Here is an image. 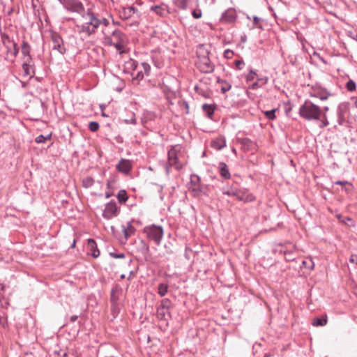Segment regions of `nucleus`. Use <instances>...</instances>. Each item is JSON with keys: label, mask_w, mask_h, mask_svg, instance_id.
<instances>
[{"label": "nucleus", "mask_w": 357, "mask_h": 357, "mask_svg": "<svg viewBox=\"0 0 357 357\" xmlns=\"http://www.w3.org/2000/svg\"><path fill=\"white\" fill-rule=\"evenodd\" d=\"M102 33L105 45H114L120 53L123 52L127 43V37L123 33L118 29H115L111 33L107 30H102Z\"/></svg>", "instance_id": "f257e3e1"}, {"label": "nucleus", "mask_w": 357, "mask_h": 357, "mask_svg": "<svg viewBox=\"0 0 357 357\" xmlns=\"http://www.w3.org/2000/svg\"><path fill=\"white\" fill-rule=\"evenodd\" d=\"M299 115L307 121H319L321 119L322 111L320 107L310 100H305L300 107Z\"/></svg>", "instance_id": "f03ea898"}, {"label": "nucleus", "mask_w": 357, "mask_h": 357, "mask_svg": "<svg viewBox=\"0 0 357 357\" xmlns=\"http://www.w3.org/2000/svg\"><path fill=\"white\" fill-rule=\"evenodd\" d=\"M84 22L81 25H77L79 33H84L88 36L94 33L97 29L100 26L99 19L96 15L91 11H88L86 14L82 15Z\"/></svg>", "instance_id": "7ed1b4c3"}, {"label": "nucleus", "mask_w": 357, "mask_h": 357, "mask_svg": "<svg viewBox=\"0 0 357 357\" xmlns=\"http://www.w3.org/2000/svg\"><path fill=\"white\" fill-rule=\"evenodd\" d=\"M119 15L122 20L133 19V22L130 24V26H137L139 24L140 14L137 9L135 7H122L119 11Z\"/></svg>", "instance_id": "20e7f679"}, {"label": "nucleus", "mask_w": 357, "mask_h": 357, "mask_svg": "<svg viewBox=\"0 0 357 357\" xmlns=\"http://www.w3.org/2000/svg\"><path fill=\"white\" fill-rule=\"evenodd\" d=\"M144 232L150 241H153L157 245L160 244L163 236V229L161 226L151 225L146 227Z\"/></svg>", "instance_id": "39448f33"}, {"label": "nucleus", "mask_w": 357, "mask_h": 357, "mask_svg": "<svg viewBox=\"0 0 357 357\" xmlns=\"http://www.w3.org/2000/svg\"><path fill=\"white\" fill-rule=\"evenodd\" d=\"M64 8L73 13L82 14L84 11V7L79 0H59Z\"/></svg>", "instance_id": "423d86ee"}, {"label": "nucleus", "mask_w": 357, "mask_h": 357, "mask_svg": "<svg viewBox=\"0 0 357 357\" xmlns=\"http://www.w3.org/2000/svg\"><path fill=\"white\" fill-rule=\"evenodd\" d=\"M197 65L199 70L204 73H211L214 70V66L208 56L199 58Z\"/></svg>", "instance_id": "0eeeda50"}, {"label": "nucleus", "mask_w": 357, "mask_h": 357, "mask_svg": "<svg viewBox=\"0 0 357 357\" xmlns=\"http://www.w3.org/2000/svg\"><path fill=\"white\" fill-rule=\"evenodd\" d=\"M119 213V209L116 203L114 201H111L106 204L102 215L105 218L109 220L116 217Z\"/></svg>", "instance_id": "6e6552de"}, {"label": "nucleus", "mask_w": 357, "mask_h": 357, "mask_svg": "<svg viewBox=\"0 0 357 357\" xmlns=\"http://www.w3.org/2000/svg\"><path fill=\"white\" fill-rule=\"evenodd\" d=\"M52 41L53 50H57L59 53L62 54L66 52V48L63 45V40L59 35L56 33L52 34Z\"/></svg>", "instance_id": "1a4fd4ad"}, {"label": "nucleus", "mask_w": 357, "mask_h": 357, "mask_svg": "<svg viewBox=\"0 0 357 357\" xmlns=\"http://www.w3.org/2000/svg\"><path fill=\"white\" fill-rule=\"evenodd\" d=\"M168 162L170 166H174L177 169L182 167V165L178 163L177 151L175 147H172L171 149L168 151Z\"/></svg>", "instance_id": "9d476101"}, {"label": "nucleus", "mask_w": 357, "mask_h": 357, "mask_svg": "<svg viewBox=\"0 0 357 357\" xmlns=\"http://www.w3.org/2000/svg\"><path fill=\"white\" fill-rule=\"evenodd\" d=\"M348 106L346 104H341L338 106L337 109V122L338 124L342 126L346 121L345 115L348 112Z\"/></svg>", "instance_id": "9b49d317"}, {"label": "nucleus", "mask_w": 357, "mask_h": 357, "mask_svg": "<svg viewBox=\"0 0 357 357\" xmlns=\"http://www.w3.org/2000/svg\"><path fill=\"white\" fill-rule=\"evenodd\" d=\"M116 167L119 172L128 174L131 170L132 164L129 160L121 159Z\"/></svg>", "instance_id": "f8f14e48"}, {"label": "nucleus", "mask_w": 357, "mask_h": 357, "mask_svg": "<svg viewBox=\"0 0 357 357\" xmlns=\"http://www.w3.org/2000/svg\"><path fill=\"white\" fill-rule=\"evenodd\" d=\"M236 18V12L233 8L227 9L221 17V20L226 23H231L235 21Z\"/></svg>", "instance_id": "ddd939ff"}, {"label": "nucleus", "mask_w": 357, "mask_h": 357, "mask_svg": "<svg viewBox=\"0 0 357 357\" xmlns=\"http://www.w3.org/2000/svg\"><path fill=\"white\" fill-rule=\"evenodd\" d=\"M123 233L125 241H126L135 232V229L131 222H126V225L121 226Z\"/></svg>", "instance_id": "4468645a"}, {"label": "nucleus", "mask_w": 357, "mask_h": 357, "mask_svg": "<svg viewBox=\"0 0 357 357\" xmlns=\"http://www.w3.org/2000/svg\"><path fill=\"white\" fill-rule=\"evenodd\" d=\"M87 250L88 253L91 254L93 256V257L97 258L98 257H99L100 251L98 249L96 243L93 239H88Z\"/></svg>", "instance_id": "2eb2a0df"}, {"label": "nucleus", "mask_w": 357, "mask_h": 357, "mask_svg": "<svg viewBox=\"0 0 357 357\" xmlns=\"http://www.w3.org/2000/svg\"><path fill=\"white\" fill-rule=\"evenodd\" d=\"M211 146L216 150H221L226 146V140L224 137L219 136L211 142Z\"/></svg>", "instance_id": "dca6fc26"}, {"label": "nucleus", "mask_w": 357, "mask_h": 357, "mask_svg": "<svg viewBox=\"0 0 357 357\" xmlns=\"http://www.w3.org/2000/svg\"><path fill=\"white\" fill-rule=\"evenodd\" d=\"M333 93L328 91L326 89H321L318 90H315L313 93L311 94V96L318 98L321 100H326L328 98L329 96H331Z\"/></svg>", "instance_id": "f3484780"}, {"label": "nucleus", "mask_w": 357, "mask_h": 357, "mask_svg": "<svg viewBox=\"0 0 357 357\" xmlns=\"http://www.w3.org/2000/svg\"><path fill=\"white\" fill-rule=\"evenodd\" d=\"M9 43L12 46V48L8 47L7 59L9 60H13L18 52V48L17 47V44L15 42L9 41Z\"/></svg>", "instance_id": "a211bd4d"}, {"label": "nucleus", "mask_w": 357, "mask_h": 357, "mask_svg": "<svg viewBox=\"0 0 357 357\" xmlns=\"http://www.w3.org/2000/svg\"><path fill=\"white\" fill-rule=\"evenodd\" d=\"M219 169L220 174L222 177H223L225 179H228L230 178V173L228 167L225 162H222L219 163Z\"/></svg>", "instance_id": "6ab92c4d"}, {"label": "nucleus", "mask_w": 357, "mask_h": 357, "mask_svg": "<svg viewBox=\"0 0 357 357\" xmlns=\"http://www.w3.org/2000/svg\"><path fill=\"white\" fill-rule=\"evenodd\" d=\"M157 317L162 320H167L170 317V312L169 310L158 307Z\"/></svg>", "instance_id": "aec40b11"}, {"label": "nucleus", "mask_w": 357, "mask_h": 357, "mask_svg": "<svg viewBox=\"0 0 357 357\" xmlns=\"http://www.w3.org/2000/svg\"><path fill=\"white\" fill-rule=\"evenodd\" d=\"M118 300H119V297H118V295L116 294V291L114 289H112L111 291V296H110V301L112 303V311H115L117 310Z\"/></svg>", "instance_id": "412c9836"}, {"label": "nucleus", "mask_w": 357, "mask_h": 357, "mask_svg": "<svg viewBox=\"0 0 357 357\" xmlns=\"http://www.w3.org/2000/svg\"><path fill=\"white\" fill-rule=\"evenodd\" d=\"M29 60L26 59V62L22 65L23 75L26 77H32L33 71L31 66L28 63Z\"/></svg>", "instance_id": "4be33fe9"}, {"label": "nucleus", "mask_w": 357, "mask_h": 357, "mask_svg": "<svg viewBox=\"0 0 357 357\" xmlns=\"http://www.w3.org/2000/svg\"><path fill=\"white\" fill-rule=\"evenodd\" d=\"M327 324V317L324 315L321 317H316L312 321L314 326H324Z\"/></svg>", "instance_id": "5701e85b"}, {"label": "nucleus", "mask_w": 357, "mask_h": 357, "mask_svg": "<svg viewBox=\"0 0 357 357\" xmlns=\"http://www.w3.org/2000/svg\"><path fill=\"white\" fill-rule=\"evenodd\" d=\"M255 199V197L252 194H248L241 190L238 200L244 202H250Z\"/></svg>", "instance_id": "b1692460"}, {"label": "nucleus", "mask_w": 357, "mask_h": 357, "mask_svg": "<svg viewBox=\"0 0 357 357\" xmlns=\"http://www.w3.org/2000/svg\"><path fill=\"white\" fill-rule=\"evenodd\" d=\"M218 83L220 84V91L222 93L229 91L231 88V85L225 80L218 79Z\"/></svg>", "instance_id": "393cba45"}, {"label": "nucleus", "mask_w": 357, "mask_h": 357, "mask_svg": "<svg viewBox=\"0 0 357 357\" xmlns=\"http://www.w3.org/2000/svg\"><path fill=\"white\" fill-rule=\"evenodd\" d=\"M202 109L206 114L207 116L211 119L214 114L215 107L212 105L204 104L202 105Z\"/></svg>", "instance_id": "a878e982"}, {"label": "nucleus", "mask_w": 357, "mask_h": 357, "mask_svg": "<svg viewBox=\"0 0 357 357\" xmlns=\"http://www.w3.org/2000/svg\"><path fill=\"white\" fill-rule=\"evenodd\" d=\"M189 190L194 197L200 196L202 192L200 184H197L196 186H190Z\"/></svg>", "instance_id": "bb28decb"}, {"label": "nucleus", "mask_w": 357, "mask_h": 357, "mask_svg": "<svg viewBox=\"0 0 357 357\" xmlns=\"http://www.w3.org/2000/svg\"><path fill=\"white\" fill-rule=\"evenodd\" d=\"M22 52L24 56H27V59H31L30 58V46L27 42L23 41L22 45Z\"/></svg>", "instance_id": "cd10ccee"}, {"label": "nucleus", "mask_w": 357, "mask_h": 357, "mask_svg": "<svg viewBox=\"0 0 357 357\" xmlns=\"http://www.w3.org/2000/svg\"><path fill=\"white\" fill-rule=\"evenodd\" d=\"M117 198L120 203L126 202L128 199L126 191L125 190H119L117 195Z\"/></svg>", "instance_id": "c85d7f7f"}, {"label": "nucleus", "mask_w": 357, "mask_h": 357, "mask_svg": "<svg viewBox=\"0 0 357 357\" xmlns=\"http://www.w3.org/2000/svg\"><path fill=\"white\" fill-rule=\"evenodd\" d=\"M190 0H174L175 5L181 9H186Z\"/></svg>", "instance_id": "c756f323"}, {"label": "nucleus", "mask_w": 357, "mask_h": 357, "mask_svg": "<svg viewBox=\"0 0 357 357\" xmlns=\"http://www.w3.org/2000/svg\"><path fill=\"white\" fill-rule=\"evenodd\" d=\"M168 285L161 283L158 285V294L160 296H164L167 293Z\"/></svg>", "instance_id": "7c9ffc66"}, {"label": "nucleus", "mask_w": 357, "mask_h": 357, "mask_svg": "<svg viewBox=\"0 0 357 357\" xmlns=\"http://www.w3.org/2000/svg\"><path fill=\"white\" fill-rule=\"evenodd\" d=\"M346 88L349 91H353L356 90V84L354 81L349 79L346 84Z\"/></svg>", "instance_id": "2f4dec72"}, {"label": "nucleus", "mask_w": 357, "mask_h": 357, "mask_svg": "<svg viewBox=\"0 0 357 357\" xmlns=\"http://www.w3.org/2000/svg\"><path fill=\"white\" fill-rule=\"evenodd\" d=\"M321 118H322V119L321 121V123L319 125V128H325L327 126H328L329 125V122L328 121L327 116L325 114V112L322 113Z\"/></svg>", "instance_id": "473e14b6"}, {"label": "nucleus", "mask_w": 357, "mask_h": 357, "mask_svg": "<svg viewBox=\"0 0 357 357\" xmlns=\"http://www.w3.org/2000/svg\"><path fill=\"white\" fill-rule=\"evenodd\" d=\"M82 183H83V185L85 188H89L93 185L94 180L91 177H87V178L83 179Z\"/></svg>", "instance_id": "72a5a7b5"}, {"label": "nucleus", "mask_w": 357, "mask_h": 357, "mask_svg": "<svg viewBox=\"0 0 357 357\" xmlns=\"http://www.w3.org/2000/svg\"><path fill=\"white\" fill-rule=\"evenodd\" d=\"M50 137L51 135H49L47 137L44 136L43 135H40L35 139V141L38 144L44 143L46 140L50 139Z\"/></svg>", "instance_id": "f704fd0d"}, {"label": "nucleus", "mask_w": 357, "mask_h": 357, "mask_svg": "<svg viewBox=\"0 0 357 357\" xmlns=\"http://www.w3.org/2000/svg\"><path fill=\"white\" fill-rule=\"evenodd\" d=\"M171 306V301L165 298L162 301L160 305L158 307H161L166 310H169V307Z\"/></svg>", "instance_id": "c9c22d12"}, {"label": "nucleus", "mask_w": 357, "mask_h": 357, "mask_svg": "<svg viewBox=\"0 0 357 357\" xmlns=\"http://www.w3.org/2000/svg\"><path fill=\"white\" fill-rule=\"evenodd\" d=\"M151 9L160 15H164L165 10L160 6H152Z\"/></svg>", "instance_id": "e433bc0d"}, {"label": "nucleus", "mask_w": 357, "mask_h": 357, "mask_svg": "<svg viewBox=\"0 0 357 357\" xmlns=\"http://www.w3.org/2000/svg\"><path fill=\"white\" fill-rule=\"evenodd\" d=\"M275 111H276L275 109H271L269 111H266L264 112V114H265L266 117L267 119H268L269 120H273L274 119H275Z\"/></svg>", "instance_id": "4c0bfd02"}, {"label": "nucleus", "mask_w": 357, "mask_h": 357, "mask_svg": "<svg viewBox=\"0 0 357 357\" xmlns=\"http://www.w3.org/2000/svg\"><path fill=\"white\" fill-rule=\"evenodd\" d=\"M257 77V74L252 70H250L248 75L246 76L247 82L253 81L255 78Z\"/></svg>", "instance_id": "58836bf2"}, {"label": "nucleus", "mask_w": 357, "mask_h": 357, "mask_svg": "<svg viewBox=\"0 0 357 357\" xmlns=\"http://www.w3.org/2000/svg\"><path fill=\"white\" fill-rule=\"evenodd\" d=\"M98 128H99L98 123H97L96 121H91L89 123V129L91 132H96L98 130Z\"/></svg>", "instance_id": "ea45409f"}, {"label": "nucleus", "mask_w": 357, "mask_h": 357, "mask_svg": "<svg viewBox=\"0 0 357 357\" xmlns=\"http://www.w3.org/2000/svg\"><path fill=\"white\" fill-rule=\"evenodd\" d=\"M241 144L243 146L245 149H249L252 146V142L250 139L248 138H244L241 139Z\"/></svg>", "instance_id": "a19ab883"}, {"label": "nucleus", "mask_w": 357, "mask_h": 357, "mask_svg": "<svg viewBox=\"0 0 357 357\" xmlns=\"http://www.w3.org/2000/svg\"><path fill=\"white\" fill-rule=\"evenodd\" d=\"M195 90L198 94L202 95V96H204V97L208 96V93L207 91H206L197 86H195Z\"/></svg>", "instance_id": "79ce46f5"}, {"label": "nucleus", "mask_w": 357, "mask_h": 357, "mask_svg": "<svg viewBox=\"0 0 357 357\" xmlns=\"http://www.w3.org/2000/svg\"><path fill=\"white\" fill-rule=\"evenodd\" d=\"M199 182H200V178L198 176H196V175L191 176V178H190V183L192 185L191 186H196V185H197V184H199Z\"/></svg>", "instance_id": "37998d69"}, {"label": "nucleus", "mask_w": 357, "mask_h": 357, "mask_svg": "<svg viewBox=\"0 0 357 357\" xmlns=\"http://www.w3.org/2000/svg\"><path fill=\"white\" fill-rule=\"evenodd\" d=\"M235 190H236V188H234L231 187L225 188H223L222 192L224 195H227L228 196H233Z\"/></svg>", "instance_id": "c03bdc74"}, {"label": "nucleus", "mask_w": 357, "mask_h": 357, "mask_svg": "<svg viewBox=\"0 0 357 357\" xmlns=\"http://www.w3.org/2000/svg\"><path fill=\"white\" fill-rule=\"evenodd\" d=\"M142 67L143 68L144 73L148 75L149 74V72L151 70V67H150L149 64L147 63H142Z\"/></svg>", "instance_id": "a18cd8bd"}, {"label": "nucleus", "mask_w": 357, "mask_h": 357, "mask_svg": "<svg viewBox=\"0 0 357 357\" xmlns=\"http://www.w3.org/2000/svg\"><path fill=\"white\" fill-rule=\"evenodd\" d=\"M303 264L305 268H308L310 269H313L314 268V262L311 259L309 261H303Z\"/></svg>", "instance_id": "49530a36"}, {"label": "nucleus", "mask_w": 357, "mask_h": 357, "mask_svg": "<svg viewBox=\"0 0 357 357\" xmlns=\"http://www.w3.org/2000/svg\"><path fill=\"white\" fill-rule=\"evenodd\" d=\"M192 15L194 18L199 19L202 17V10L199 9L194 10L192 13Z\"/></svg>", "instance_id": "de8ad7c7"}, {"label": "nucleus", "mask_w": 357, "mask_h": 357, "mask_svg": "<svg viewBox=\"0 0 357 357\" xmlns=\"http://www.w3.org/2000/svg\"><path fill=\"white\" fill-rule=\"evenodd\" d=\"M124 122L126 124H129V123L135 124L136 123V119L135 117V114H132V116H131L130 119H125Z\"/></svg>", "instance_id": "09e8293b"}, {"label": "nucleus", "mask_w": 357, "mask_h": 357, "mask_svg": "<svg viewBox=\"0 0 357 357\" xmlns=\"http://www.w3.org/2000/svg\"><path fill=\"white\" fill-rule=\"evenodd\" d=\"M349 261L350 263L357 266V255H351L349 257Z\"/></svg>", "instance_id": "8fccbe9b"}, {"label": "nucleus", "mask_w": 357, "mask_h": 357, "mask_svg": "<svg viewBox=\"0 0 357 357\" xmlns=\"http://www.w3.org/2000/svg\"><path fill=\"white\" fill-rule=\"evenodd\" d=\"M224 55L227 58H231L232 56L234 55V52H233V51H231L230 50H226L224 52Z\"/></svg>", "instance_id": "3c124183"}, {"label": "nucleus", "mask_w": 357, "mask_h": 357, "mask_svg": "<svg viewBox=\"0 0 357 357\" xmlns=\"http://www.w3.org/2000/svg\"><path fill=\"white\" fill-rule=\"evenodd\" d=\"M267 81H268V78L267 77H261V78H258L257 77V82H258L259 83V84L261 86H262L263 84H265L267 82Z\"/></svg>", "instance_id": "603ef678"}, {"label": "nucleus", "mask_w": 357, "mask_h": 357, "mask_svg": "<svg viewBox=\"0 0 357 357\" xmlns=\"http://www.w3.org/2000/svg\"><path fill=\"white\" fill-rule=\"evenodd\" d=\"M109 255L111 256H112L114 258H124L125 257V255L123 253H120V254H116V253H113V252H110Z\"/></svg>", "instance_id": "864d4df0"}, {"label": "nucleus", "mask_w": 357, "mask_h": 357, "mask_svg": "<svg viewBox=\"0 0 357 357\" xmlns=\"http://www.w3.org/2000/svg\"><path fill=\"white\" fill-rule=\"evenodd\" d=\"M99 22L100 26L101 24L104 25L105 26H107L109 25V21L106 18L99 19Z\"/></svg>", "instance_id": "5fc2aeb1"}, {"label": "nucleus", "mask_w": 357, "mask_h": 357, "mask_svg": "<svg viewBox=\"0 0 357 357\" xmlns=\"http://www.w3.org/2000/svg\"><path fill=\"white\" fill-rule=\"evenodd\" d=\"M67 354L63 352L62 354L59 351H55L54 357H66Z\"/></svg>", "instance_id": "6e6d98bb"}, {"label": "nucleus", "mask_w": 357, "mask_h": 357, "mask_svg": "<svg viewBox=\"0 0 357 357\" xmlns=\"http://www.w3.org/2000/svg\"><path fill=\"white\" fill-rule=\"evenodd\" d=\"M143 77H144V73H143L142 70L137 72L135 79H142Z\"/></svg>", "instance_id": "4d7b16f0"}, {"label": "nucleus", "mask_w": 357, "mask_h": 357, "mask_svg": "<svg viewBox=\"0 0 357 357\" xmlns=\"http://www.w3.org/2000/svg\"><path fill=\"white\" fill-rule=\"evenodd\" d=\"M335 184L344 186L345 185L350 184V183L347 181H337L335 182Z\"/></svg>", "instance_id": "13d9d810"}, {"label": "nucleus", "mask_w": 357, "mask_h": 357, "mask_svg": "<svg viewBox=\"0 0 357 357\" xmlns=\"http://www.w3.org/2000/svg\"><path fill=\"white\" fill-rule=\"evenodd\" d=\"M241 192V190H238V189L236 188V190H235V191L234 192L233 196L236 197L238 199Z\"/></svg>", "instance_id": "bf43d9fd"}, {"label": "nucleus", "mask_w": 357, "mask_h": 357, "mask_svg": "<svg viewBox=\"0 0 357 357\" xmlns=\"http://www.w3.org/2000/svg\"><path fill=\"white\" fill-rule=\"evenodd\" d=\"M261 85L259 84V83L258 82H254L252 86H251V89H258L259 87H260Z\"/></svg>", "instance_id": "052dcab7"}, {"label": "nucleus", "mask_w": 357, "mask_h": 357, "mask_svg": "<svg viewBox=\"0 0 357 357\" xmlns=\"http://www.w3.org/2000/svg\"><path fill=\"white\" fill-rule=\"evenodd\" d=\"M284 255H285V256H286L287 260H288V261H292V260H294V257H291V252H284Z\"/></svg>", "instance_id": "680f3d73"}, {"label": "nucleus", "mask_w": 357, "mask_h": 357, "mask_svg": "<svg viewBox=\"0 0 357 357\" xmlns=\"http://www.w3.org/2000/svg\"><path fill=\"white\" fill-rule=\"evenodd\" d=\"M260 20V18H259L258 17H254L253 18L254 24L257 25L258 27H260V26H258Z\"/></svg>", "instance_id": "e2e57ef3"}, {"label": "nucleus", "mask_w": 357, "mask_h": 357, "mask_svg": "<svg viewBox=\"0 0 357 357\" xmlns=\"http://www.w3.org/2000/svg\"><path fill=\"white\" fill-rule=\"evenodd\" d=\"M78 317L77 315H73L70 317V320L71 322H75L77 319Z\"/></svg>", "instance_id": "0e129e2a"}, {"label": "nucleus", "mask_w": 357, "mask_h": 357, "mask_svg": "<svg viewBox=\"0 0 357 357\" xmlns=\"http://www.w3.org/2000/svg\"><path fill=\"white\" fill-rule=\"evenodd\" d=\"M235 64L237 67H238L239 68H241V65L243 64V62L242 61H235Z\"/></svg>", "instance_id": "69168bd1"}, {"label": "nucleus", "mask_w": 357, "mask_h": 357, "mask_svg": "<svg viewBox=\"0 0 357 357\" xmlns=\"http://www.w3.org/2000/svg\"><path fill=\"white\" fill-rule=\"evenodd\" d=\"M329 110V108L328 107L326 106V107H324L323 109H321V111H322V113L325 112V114H326V112Z\"/></svg>", "instance_id": "338daca9"}, {"label": "nucleus", "mask_w": 357, "mask_h": 357, "mask_svg": "<svg viewBox=\"0 0 357 357\" xmlns=\"http://www.w3.org/2000/svg\"><path fill=\"white\" fill-rule=\"evenodd\" d=\"M354 105H355V107L357 108V98H356V100H355Z\"/></svg>", "instance_id": "774afa93"}]
</instances>
